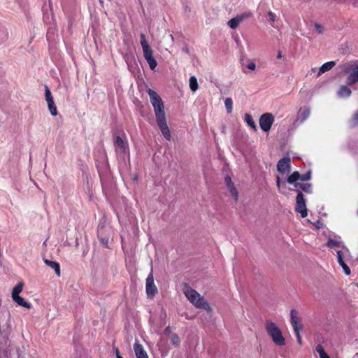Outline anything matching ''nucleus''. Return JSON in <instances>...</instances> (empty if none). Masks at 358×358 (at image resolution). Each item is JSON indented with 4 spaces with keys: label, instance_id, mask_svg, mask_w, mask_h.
I'll return each instance as SVG.
<instances>
[{
    "label": "nucleus",
    "instance_id": "26",
    "mask_svg": "<svg viewBox=\"0 0 358 358\" xmlns=\"http://www.w3.org/2000/svg\"><path fill=\"white\" fill-rule=\"evenodd\" d=\"M140 38H141V45L142 46L143 50L151 48V47L149 45L148 41H146L145 35L144 34H141Z\"/></svg>",
    "mask_w": 358,
    "mask_h": 358
},
{
    "label": "nucleus",
    "instance_id": "41",
    "mask_svg": "<svg viewBox=\"0 0 358 358\" xmlns=\"http://www.w3.org/2000/svg\"><path fill=\"white\" fill-rule=\"evenodd\" d=\"M24 308H30L31 304L25 301H24Z\"/></svg>",
    "mask_w": 358,
    "mask_h": 358
},
{
    "label": "nucleus",
    "instance_id": "25",
    "mask_svg": "<svg viewBox=\"0 0 358 358\" xmlns=\"http://www.w3.org/2000/svg\"><path fill=\"white\" fill-rule=\"evenodd\" d=\"M197 79L195 76H192L189 78V87L192 92H196L198 89Z\"/></svg>",
    "mask_w": 358,
    "mask_h": 358
},
{
    "label": "nucleus",
    "instance_id": "19",
    "mask_svg": "<svg viewBox=\"0 0 358 358\" xmlns=\"http://www.w3.org/2000/svg\"><path fill=\"white\" fill-rule=\"evenodd\" d=\"M352 94L351 90L347 85L340 86L337 95L341 98H347L350 96Z\"/></svg>",
    "mask_w": 358,
    "mask_h": 358
},
{
    "label": "nucleus",
    "instance_id": "23",
    "mask_svg": "<svg viewBox=\"0 0 358 358\" xmlns=\"http://www.w3.org/2000/svg\"><path fill=\"white\" fill-rule=\"evenodd\" d=\"M299 180H301V174L298 171H294L287 178V181L289 184H294Z\"/></svg>",
    "mask_w": 358,
    "mask_h": 358
},
{
    "label": "nucleus",
    "instance_id": "15",
    "mask_svg": "<svg viewBox=\"0 0 358 358\" xmlns=\"http://www.w3.org/2000/svg\"><path fill=\"white\" fill-rule=\"evenodd\" d=\"M22 291V282L18 284L13 289L12 298L18 305L22 306V297L19 296V294Z\"/></svg>",
    "mask_w": 358,
    "mask_h": 358
},
{
    "label": "nucleus",
    "instance_id": "43",
    "mask_svg": "<svg viewBox=\"0 0 358 358\" xmlns=\"http://www.w3.org/2000/svg\"><path fill=\"white\" fill-rule=\"evenodd\" d=\"M282 57V52L281 51H278V55H277V58L281 59Z\"/></svg>",
    "mask_w": 358,
    "mask_h": 358
},
{
    "label": "nucleus",
    "instance_id": "2",
    "mask_svg": "<svg viewBox=\"0 0 358 358\" xmlns=\"http://www.w3.org/2000/svg\"><path fill=\"white\" fill-rule=\"evenodd\" d=\"M265 329L272 341L278 346L285 345V338L278 326L272 321L267 320L265 323Z\"/></svg>",
    "mask_w": 358,
    "mask_h": 358
},
{
    "label": "nucleus",
    "instance_id": "12",
    "mask_svg": "<svg viewBox=\"0 0 358 358\" xmlns=\"http://www.w3.org/2000/svg\"><path fill=\"white\" fill-rule=\"evenodd\" d=\"M159 128L160 129L162 135L164 137L170 141L171 138V133L169 131V128L167 124L166 118L161 119L159 120H156Z\"/></svg>",
    "mask_w": 358,
    "mask_h": 358
},
{
    "label": "nucleus",
    "instance_id": "42",
    "mask_svg": "<svg viewBox=\"0 0 358 358\" xmlns=\"http://www.w3.org/2000/svg\"><path fill=\"white\" fill-rule=\"evenodd\" d=\"M115 354L117 358H123L119 353V350L117 348H115Z\"/></svg>",
    "mask_w": 358,
    "mask_h": 358
},
{
    "label": "nucleus",
    "instance_id": "44",
    "mask_svg": "<svg viewBox=\"0 0 358 358\" xmlns=\"http://www.w3.org/2000/svg\"><path fill=\"white\" fill-rule=\"evenodd\" d=\"M353 5L355 7L358 6V1H355Z\"/></svg>",
    "mask_w": 358,
    "mask_h": 358
},
{
    "label": "nucleus",
    "instance_id": "1",
    "mask_svg": "<svg viewBox=\"0 0 358 358\" xmlns=\"http://www.w3.org/2000/svg\"><path fill=\"white\" fill-rule=\"evenodd\" d=\"M183 293L196 308L203 309L208 312L211 311L208 302L195 289L186 285L183 289Z\"/></svg>",
    "mask_w": 358,
    "mask_h": 358
},
{
    "label": "nucleus",
    "instance_id": "28",
    "mask_svg": "<svg viewBox=\"0 0 358 358\" xmlns=\"http://www.w3.org/2000/svg\"><path fill=\"white\" fill-rule=\"evenodd\" d=\"M224 105L228 113H231L233 109V101L231 98H227L224 100Z\"/></svg>",
    "mask_w": 358,
    "mask_h": 358
},
{
    "label": "nucleus",
    "instance_id": "20",
    "mask_svg": "<svg viewBox=\"0 0 358 358\" xmlns=\"http://www.w3.org/2000/svg\"><path fill=\"white\" fill-rule=\"evenodd\" d=\"M335 65H336V62L334 61H331V62L324 63L320 68L319 71L317 73V76H320L322 73H324L326 71L331 70Z\"/></svg>",
    "mask_w": 358,
    "mask_h": 358
},
{
    "label": "nucleus",
    "instance_id": "36",
    "mask_svg": "<svg viewBox=\"0 0 358 358\" xmlns=\"http://www.w3.org/2000/svg\"><path fill=\"white\" fill-rule=\"evenodd\" d=\"M224 182H225L227 187L234 184V182L231 180V178L229 176L225 177Z\"/></svg>",
    "mask_w": 358,
    "mask_h": 358
},
{
    "label": "nucleus",
    "instance_id": "3",
    "mask_svg": "<svg viewBox=\"0 0 358 358\" xmlns=\"http://www.w3.org/2000/svg\"><path fill=\"white\" fill-rule=\"evenodd\" d=\"M148 93L150 99V102L154 108L156 120L166 118L164 106L160 96L156 92L151 89L148 90Z\"/></svg>",
    "mask_w": 358,
    "mask_h": 358
},
{
    "label": "nucleus",
    "instance_id": "47",
    "mask_svg": "<svg viewBox=\"0 0 358 358\" xmlns=\"http://www.w3.org/2000/svg\"><path fill=\"white\" fill-rule=\"evenodd\" d=\"M326 358H331L329 356L327 357Z\"/></svg>",
    "mask_w": 358,
    "mask_h": 358
},
{
    "label": "nucleus",
    "instance_id": "38",
    "mask_svg": "<svg viewBox=\"0 0 358 358\" xmlns=\"http://www.w3.org/2000/svg\"><path fill=\"white\" fill-rule=\"evenodd\" d=\"M101 243L107 247L108 243V238L106 237H101L100 238Z\"/></svg>",
    "mask_w": 358,
    "mask_h": 358
},
{
    "label": "nucleus",
    "instance_id": "40",
    "mask_svg": "<svg viewBox=\"0 0 358 358\" xmlns=\"http://www.w3.org/2000/svg\"><path fill=\"white\" fill-rule=\"evenodd\" d=\"M281 180L279 176L276 177V185L278 189L280 187Z\"/></svg>",
    "mask_w": 358,
    "mask_h": 358
},
{
    "label": "nucleus",
    "instance_id": "34",
    "mask_svg": "<svg viewBox=\"0 0 358 358\" xmlns=\"http://www.w3.org/2000/svg\"><path fill=\"white\" fill-rule=\"evenodd\" d=\"M310 178H311V173H310V171H308L306 174L301 175V180H302V181L308 180L310 179Z\"/></svg>",
    "mask_w": 358,
    "mask_h": 358
},
{
    "label": "nucleus",
    "instance_id": "7",
    "mask_svg": "<svg viewBox=\"0 0 358 358\" xmlns=\"http://www.w3.org/2000/svg\"><path fill=\"white\" fill-rule=\"evenodd\" d=\"M45 100L48 103V109H49L51 115L53 116L57 115V107L55 104L51 92L47 85L45 86Z\"/></svg>",
    "mask_w": 358,
    "mask_h": 358
},
{
    "label": "nucleus",
    "instance_id": "45",
    "mask_svg": "<svg viewBox=\"0 0 358 358\" xmlns=\"http://www.w3.org/2000/svg\"><path fill=\"white\" fill-rule=\"evenodd\" d=\"M101 233V229H99L98 230V236H99V237L100 236Z\"/></svg>",
    "mask_w": 358,
    "mask_h": 358
},
{
    "label": "nucleus",
    "instance_id": "46",
    "mask_svg": "<svg viewBox=\"0 0 358 358\" xmlns=\"http://www.w3.org/2000/svg\"><path fill=\"white\" fill-rule=\"evenodd\" d=\"M165 331L166 332H169V327L166 328Z\"/></svg>",
    "mask_w": 358,
    "mask_h": 358
},
{
    "label": "nucleus",
    "instance_id": "48",
    "mask_svg": "<svg viewBox=\"0 0 358 358\" xmlns=\"http://www.w3.org/2000/svg\"><path fill=\"white\" fill-rule=\"evenodd\" d=\"M357 215H358V210H357Z\"/></svg>",
    "mask_w": 358,
    "mask_h": 358
},
{
    "label": "nucleus",
    "instance_id": "21",
    "mask_svg": "<svg viewBox=\"0 0 358 358\" xmlns=\"http://www.w3.org/2000/svg\"><path fill=\"white\" fill-rule=\"evenodd\" d=\"M44 262L48 266H50V268H52L55 270V273L58 277L60 276V275H61L60 266L57 262L51 261V260H48V259H45Z\"/></svg>",
    "mask_w": 358,
    "mask_h": 358
},
{
    "label": "nucleus",
    "instance_id": "33",
    "mask_svg": "<svg viewBox=\"0 0 358 358\" xmlns=\"http://www.w3.org/2000/svg\"><path fill=\"white\" fill-rule=\"evenodd\" d=\"M315 31L319 33V34H322L324 29L322 25H321L320 24H318V23H315Z\"/></svg>",
    "mask_w": 358,
    "mask_h": 358
},
{
    "label": "nucleus",
    "instance_id": "37",
    "mask_svg": "<svg viewBox=\"0 0 358 358\" xmlns=\"http://www.w3.org/2000/svg\"><path fill=\"white\" fill-rule=\"evenodd\" d=\"M246 66L248 69L252 70V71H253L256 69V64L253 62L248 63Z\"/></svg>",
    "mask_w": 358,
    "mask_h": 358
},
{
    "label": "nucleus",
    "instance_id": "30",
    "mask_svg": "<svg viewBox=\"0 0 358 358\" xmlns=\"http://www.w3.org/2000/svg\"><path fill=\"white\" fill-rule=\"evenodd\" d=\"M350 123L352 127H358V110L355 113Z\"/></svg>",
    "mask_w": 358,
    "mask_h": 358
},
{
    "label": "nucleus",
    "instance_id": "24",
    "mask_svg": "<svg viewBox=\"0 0 358 358\" xmlns=\"http://www.w3.org/2000/svg\"><path fill=\"white\" fill-rule=\"evenodd\" d=\"M244 120L248 126H250L251 128H252L255 131L257 130V126L255 124V122H254L252 116L250 114L246 113L245 115Z\"/></svg>",
    "mask_w": 358,
    "mask_h": 358
},
{
    "label": "nucleus",
    "instance_id": "17",
    "mask_svg": "<svg viewBox=\"0 0 358 358\" xmlns=\"http://www.w3.org/2000/svg\"><path fill=\"white\" fill-rule=\"evenodd\" d=\"M344 254L342 251L338 250L337 251V260L340 266L343 268L344 273L349 275L351 273L350 268L348 266V265L344 262Z\"/></svg>",
    "mask_w": 358,
    "mask_h": 358
},
{
    "label": "nucleus",
    "instance_id": "14",
    "mask_svg": "<svg viewBox=\"0 0 358 358\" xmlns=\"http://www.w3.org/2000/svg\"><path fill=\"white\" fill-rule=\"evenodd\" d=\"M143 56L149 64L150 68L152 70H154L157 66V62L156 59L154 58L152 55V48H149L145 50H143Z\"/></svg>",
    "mask_w": 358,
    "mask_h": 358
},
{
    "label": "nucleus",
    "instance_id": "16",
    "mask_svg": "<svg viewBox=\"0 0 358 358\" xmlns=\"http://www.w3.org/2000/svg\"><path fill=\"white\" fill-rule=\"evenodd\" d=\"M327 246L329 248H341L345 250V252H349V250L345 246L344 243L340 241V237H338V239L329 238Z\"/></svg>",
    "mask_w": 358,
    "mask_h": 358
},
{
    "label": "nucleus",
    "instance_id": "22",
    "mask_svg": "<svg viewBox=\"0 0 358 358\" xmlns=\"http://www.w3.org/2000/svg\"><path fill=\"white\" fill-rule=\"evenodd\" d=\"M294 186L296 187L300 188L301 190L306 193H311L312 192V185L310 183H299L296 182L294 183Z\"/></svg>",
    "mask_w": 358,
    "mask_h": 358
},
{
    "label": "nucleus",
    "instance_id": "4",
    "mask_svg": "<svg viewBox=\"0 0 358 358\" xmlns=\"http://www.w3.org/2000/svg\"><path fill=\"white\" fill-rule=\"evenodd\" d=\"M345 71L348 75L346 81L348 85L358 83V63L346 66Z\"/></svg>",
    "mask_w": 358,
    "mask_h": 358
},
{
    "label": "nucleus",
    "instance_id": "35",
    "mask_svg": "<svg viewBox=\"0 0 358 358\" xmlns=\"http://www.w3.org/2000/svg\"><path fill=\"white\" fill-rule=\"evenodd\" d=\"M300 331L301 330H297L296 331H294V334L296 336V338H297V342L299 345H301L302 344V339H301V335H300Z\"/></svg>",
    "mask_w": 358,
    "mask_h": 358
},
{
    "label": "nucleus",
    "instance_id": "18",
    "mask_svg": "<svg viewBox=\"0 0 358 358\" xmlns=\"http://www.w3.org/2000/svg\"><path fill=\"white\" fill-rule=\"evenodd\" d=\"M134 349L137 358H148L147 352L142 345L136 343L134 345Z\"/></svg>",
    "mask_w": 358,
    "mask_h": 358
},
{
    "label": "nucleus",
    "instance_id": "39",
    "mask_svg": "<svg viewBox=\"0 0 358 358\" xmlns=\"http://www.w3.org/2000/svg\"><path fill=\"white\" fill-rule=\"evenodd\" d=\"M268 15L270 18V20L272 21V22H274L275 20V14L272 12V11H269L268 13Z\"/></svg>",
    "mask_w": 358,
    "mask_h": 358
},
{
    "label": "nucleus",
    "instance_id": "9",
    "mask_svg": "<svg viewBox=\"0 0 358 358\" xmlns=\"http://www.w3.org/2000/svg\"><path fill=\"white\" fill-rule=\"evenodd\" d=\"M251 16L252 14L250 13H242L241 15H238L229 20L227 24L229 26L230 28L235 29L238 27L239 24L241 22H243L245 19L250 17Z\"/></svg>",
    "mask_w": 358,
    "mask_h": 358
},
{
    "label": "nucleus",
    "instance_id": "32",
    "mask_svg": "<svg viewBox=\"0 0 358 358\" xmlns=\"http://www.w3.org/2000/svg\"><path fill=\"white\" fill-rule=\"evenodd\" d=\"M170 339H171V343L175 345H178L180 343V338L178 337V335H176L175 334H173L171 335Z\"/></svg>",
    "mask_w": 358,
    "mask_h": 358
},
{
    "label": "nucleus",
    "instance_id": "6",
    "mask_svg": "<svg viewBox=\"0 0 358 358\" xmlns=\"http://www.w3.org/2000/svg\"><path fill=\"white\" fill-rule=\"evenodd\" d=\"M274 117L271 113H264L259 118V126L264 131H268L273 123Z\"/></svg>",
    "mask_w": 358,
    "mask_h": 358
},
{
    "label": "nucleus",
    "instance_id": "27",
    "mask_svg": "<svg viewBox=\"0 0 358 358\" xmlns=\"http://www.w3.org/2000/svg\"><path fill=\"white\" fill-rule=\"evenodd\" d=\"M227 187L231 196L234 198L236 201H237L238 199V192L236 188L235 187L234 184L227 186Z\"/></svg>",
    "mask_w": 358,
    "mask_h": 358
},
{
    "label": "nucleus",
    "instance_id": "31",
    "mask_svg": "<svg viewBox=\"0 0 358 358\" xmlns=\"http://www.w3.org/2000/svg\"><path fill=\"white\" fill-rule=\"evenodd\" d=\"M310 114V109L306 108L301 114V122H304L309 117Z\"/></svg>",
    "mask_w": 358,
    "mask_h": 358
},
{
    "label": "nucleus",
    "instance_id": "5",
    "mask_svg": "<svg viewBox=\"0 0 358 358\" xmlns=\"http://www.w3.org/2000/svg\"><path fill=\"white\" fill-rule=\"evenodd\" d=\"M295 210L296 213L301 214V217L304 218L308 215L306 201L303 194L301 192L299 191L296 198V207Z\"/></svg>",
    "mask_w": 358,
    "mask_h": 358
},
{
    "label": "nucleus",
    "instance_id": "29",
    "mask_svg": "<svg viewBox=\"0 0 358 358\" xmlns=\"http://www.w3.org/2000/svg\"><path fill=\"white\" fill-rule=\"evenodd\" d=\"M317 352H318L320 358H326L329 355L327 353L324 351V348L322 345H318L315 348Z\"/></svg>",
    "mask_w": 358,
    "mask_h": 358
},
{
    "label": "nucleus",
    "instance_id": "10",
    "mask_svg": "<svg viewBox=\"0 0 358 358\" xmlns=\"http://www.w3.org/2000/svg\"><path fill=\"white\" fill-rule=\"evenodd\" d=\"M115 152L120 155H125L129 152L127 143H125L120 136H116L115 141Z\"/></svg>",
    "mask_w": 358,
    "mask_h": 358
},
{
    "label": "nucleus",
    "instance_id": "13",
    "mask_svg": "<svg viewBox=\"0 0 358 358\" xmlns=\"http://www.w3.org/2000/svg\"><path fill=\"white\" fill-rule=\"evenodd\" d=\"M291 159L289 157L281 159L277 164V170L280 173L285 174L290 170Z\"/></svg>",
    "mask_w": 358,
    "mask_h": 358
},
{
    "label": "nucleus",
    "instance_id": "11",
    "mask_svg": "<svg viewBox=\"0 0 358 358\" xmlns=\"http://www.w3.org/2000/svg\"><path fill=\"white\" fill-rule=\"evenodd\" d=\"M299 313L295 309L290 311V322L293 327L294 331L302 329V324H301V318L299 317Z\"/></svg>",
    "mask_w": 358,
    "mask_h": 358
},
{
    "label": "nucleus",
    "instance_id": "8",
    "mask_svg": "<svg viewBox=\"0 0 358 358\" xmlns=\"http://www.w3.org/2000/svg\"><path fill=\"white\" fill-rule=\"evenodd\" d=\"M146 292L149 297H152L157 293V288L154 283L152 270L146 279Z\"/></svg>",
    "mask_w": 358,
    "mask_h": 358
}]
</instances>
